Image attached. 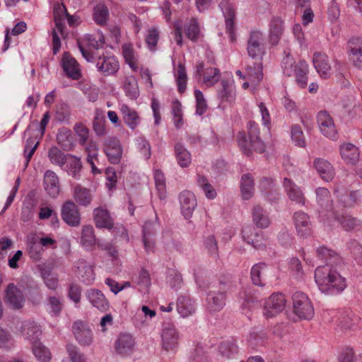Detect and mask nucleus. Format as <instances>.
<instances>
[{
    "instance_id": "a878e982",
    "label": "nucleus",
    "mask_w": 362,
    "mask_h": 362,
    "mask_svg": "<svg viewBox=\"0 0 362 362\" xmlns=\"http://www.w3.org/2000/svg\"><path fill=\"white\" fill-rule=\"evenodd\" d=\"M86 296L91 305L101 312H105L109 309L110 303L100 290L95 288L88 289L86 292Z\"/></svg>"
},
{
    "instance_id": "f03ea898",
    "label": "nucleus",
    "mask_w": 362,
    "mask_h": 362,
    "mask_svg": "<svg viewBox=\"0 0 362 362\" xmlns=\"http://www.w3.org/2000/svg\"><path fill=\"white\" fill-rule=\"evenodd\" d=\"M79 49L86 61L94 63L98 71L102 75L109 76L115 74L119 71V63L115 56L108 54L95 56L80 45Z\"/></svg>"
},
{
    "instance_id": "aec40b11",
    "label": "nucleus",
    "mask_w": 362,
    "mask_h": 362,
    "mask_svg": "<svg viewBox=\"0 0 362 362\" xmlns=\"http://www.w3.org/2000/svg\"><path fill=\"white\" fill-rule=\"evenodd\" d=\"M196 73L199 76H203V82L207 86H213L220 78V71L215 67L204 68L203 62H199L196 65Z\"/></svg>"
},
{
    "instance_id": "58836bf2",
    "label": "nucleus",
    "mask_w": 362,
    "mask_h": 362,
    "mask_svg": "<svg viewBox=\"0 0 362 362\" xmlns=\"http://www.w3.org/2000/svg\"><path fill=\"white\" fill-rule=\"evenodd\" d=\"M105 152L111 163L117 164L119 163L122 158V149L117 139H110L105 145Z\"/></svg>"
},
{
    "instance_id": "13d9d810",
    "label": "nucleus",
    "mask_w": 362,
    "mask_h": 362,
    "mask_svg": "<svg viewBox=\"0 0 362 362\" xmlns=\"http://www.w3.org/2000/svg\"><path fill=\"white\" fill-rule=\"evenodd\" d=\"M177 90L180 93L185 92L187 88V76L185 66L183 64L179 63L177 70L174 73Z\"/></svg>"
},
{
    "instance_id": "0eeeda50",
    "label": "nucleus",
    "mask_w": 362,
    "mask_h": 362,
    "mask_svg": "<svg viewBox=\"0 0 362 362\" xmlns=\"http://www.w3.org/2000/svg\"><path fill=\"white\" fill-rule=\"evenodd\" d=\"M248 56L253 59L262 60L266 54V43L263 33L257 30L250 32L247 41Z\"/></svg>"
},
{
    "instance_id": "ea45409f",
    "label": "nucleus",
    "mask_w": 362,
    "mask_h": 362,
    "mask_svg": "<svg viewBox=\"0 0 362 362\" xmlns=\"http://www.w3.org/2000/svg\"><path fill=\"white\" fill-rule=\"evenodd\" d=\"M40 276L47 288L54 291L59 285L57 274L52 272V267L50 265L42 264L39 266Z\"/></svg>"
},
{
    "instance_id": "c756f323",
    "label": "nucleus",
    "mask_w": 362,
    "mask_h": 362,
    "mask_svg": "<svg viewBox=\"0 0 362 362\" xmlns=\"http://www.w3.org/2000/svg\"><path fill=\"white\" fill-rule=\"evenodd\" d=\"M316 257L318 259L325 262V265H338L342 262L341 257L336 251L325 245L316 249Z\"/></svg>"
},
{
    "instance_id": "f704fd0d",
    "label": "nucleus",
    "mask_w": 362,
    "mask_h": 362,
    "mask_svg": "<svg viewBox=\"0 0 362 362\" xmlns=\"http://www.w3.org/2000/svg\"><path fill=\"white\" fill-rule=\"evenodd\" d=\"M284 22L279 17H274L269 23V42L272 45H276L279 44L283 33H284Z\"/></svg>"
},
{
    "instance_id": "7ed1b4c3",
    "label": "nucleus",
    "mask_w": 362,
    "mask_h": 362,
    "mask_svg": "<svg viewBox=\"0 0 362 362\" xmlns=\"http://www.w3.org/2000/svg\"><path fill=\"white\" fill-rule=\"evenodd\" d=\"M281 66L285 76H295L296 81L299 87L305 88L307 86L308 64L305 60H299L296 62L293 57L288 53L283 59Z\"/></svg>"
},
{
    "instance_id": "ddd939ff",
    "label": "nucleus",
    "mask_w": 362,
    "mask_h": 362,
    "mask_svg": "<svg viewBox=\"0 0 362 362\" xmlns=\"http://www.w3.org/2000/svg\"><path fill=\"white\" fill-rule=\"evenodd\" d=\"M286 305V298L282 293H273L265 301L264 306V315L271 318L281 313Z\"/></svg>"
},
{
    "instance_id": "cd10ccee",
    "label": "nucleus",
    "mask_w": 362,
    "mask_h": 362,
    "mask_svg": "<svg viewBox=\"0 0 362 362\" xmlns=\"http://www.w3.org/2000/svg\"><path fill=\"white\" fill-rule=\"evenodd\" d=\"M93 217L95 226L98 228L112 229L114 221L110 212L105 207L100 206L94 209Z\"/></svg>"
},
{
    "instance_id": "393cba45",
    "label": "nucleus",
    "mask_w": 362,
    "mask_h": 362,
    "mask_svg": "<svg viewBox=\"0 0 362 362\" xmlns=\"http://www.w3.org/2000/svg\"><path fill=\"white\" fill-rule=\"evenodd\" d=\"M293 221L298 234L302 237L309 235L312 232V224L309 216L299 211L293 214Z\"/></svg>"
},
{
    "instance_id": "864d4df0",
    "label": "nucleus",
    "mask_w": 362,
    "mask_h": 362,
    "mask_svg": "<svg viewBox=\"0 0 362 362\" xmlns=\"http://www.w3.org/2000/svg\"><path fill=\"white\" fill-rule=\"evenodd\" d=\"M81 243L83 247L87 250H93L96 244L94 229L91 226H85L81 233Z\"/></svg>"
},
{
    "instance_id": "412c9836",
    "label": "nucleus",
    "mask_w": 362,
    "mask_h": 362,
    "mask_svg": "<svg viewBox=\"0 0 362 362\" xmlns=\"http://www.w3.org/2000/svg\"><path fill=\"white\" fill-rule=\"evenodd\" d=\"M135 347V341L132 335L127 333L120 334L115 341V350L122 356L131 355Z\"/></svg>"
},
{
    "instance_id": "de8ad7c7",
    "label": "nucleus",
    "mask_w": 362,
    "mask_h": 362,
    "mask_svg": "<svg viewBox=\"0 0 362 362\" xmlns=\"http://www.w3.org/2000/svg\"><path fill=\"white\" fill-rule=\"evenodd\" d=\"M252 221L260 228H267L271 223L267 211L259 205L255 206L252 209Z\"/></svg>"
},
{
    "instance_id": "0e129e2a",
    "label": "nucleus",
    "mask_w": 362,
    "mask_h": 362,
    "mask_svg": "<svg viewBox=\"0 0 362 362\" xmlns=\"http://www.w3.org/2000/svg\"><path fill=\"white\" fill-rule=\"evenodd\" d=\"M154 180L159 198L165 199L166 197V184L164 174L161 170H156L154 171Z\"/></svg>"
},
{
    "instance_id": "423d86ee",
    "label": "nucleus",
    "mask_w": 362,
    "mask_h": 362,
    "mask_svg": "<svg viewBox=\"0 0 362 362\" xmlns=\"http://www.w3.org/2000/svg\"><path fill=\"white\" fill-rule=\"evenodd\" d=\"M173 27L175 29V40L177 45L181 47L182 42V30H184L187 37L192 42L197 41L200 35V26L195 18H190L185 23L183 28L180 21H176Z\"/></svg>"
},
{
    "instance_id": "9d476101",
    "label": "nucleus",
    "mask_w": 362,
    "mask_h": 362,
    "mask_svg": "<svg viewBox=\"0 0 362 362\" xmlns=\"http://www.w3.org/2000/svg\"><path fill=\"white\" fill-rule=\"evenodd\" d=\"M72 332L78 343L83 346H89L93 341V333L90 326L83 320L73 323Z\"/></svg>"
},
{
    "instance_id": "473e14b6",
    "label": "nucleus",
    "mask_w": 362,
    "mask_h": 362,
    "mask_svg": "<svg viewBox=\"0 0 362 362\" xmlns=\"http://www.w3.org/2000/svg\"><path fill=\"white\" fill-rule=\"evenodd\" d=\"M313 62L321 77L326 78L329 76L331 65L327 54L322 52H315L313 54Z\"/></svg>"
},
{
    "instance_id": "bb28decb",
    "label": "nucleus",
    "mask_w": 362,
    "mask_h": 362,
    "mask_svg": "<svg viewBox=\"0 0 362 362\" xmlns=\"http://www.w3.org/2000/svg\"><path fill=\"white\" fill-rule=\"evenodd\" d=\"M74 265L78 279L86 285L92 284L95 280L93 268L83 259H78Z\"/></svg>"
},
{
    "instance_id": "3c124183",
    "label": "nucleus",
    "mask_w": 362,
    "mask_h": 362,
    "mask_svg": "<svg viewBox=\"0 0 362 362\" xmlns=\"http://www.w3.org/2000/svg\"><path fill=\"white\" fill-rule=\"evenodd\" d=\"M123 89L126 96L131 100H136L139 96V90L136 78L133 76L125 78Z\"/></svg>"
},
{
    "instance_id": "4468645a",
    "label": "nucleus",
    "mask_w": 362,
    "mask_h": 362,
    "mask_svg": "<svg viewBox=\"0 0 362 362\" xmlns=\"http://www.w3.org/2000/svg\"><path fill=\"white\" fill-rule=\"evenodd\" d=\"M60 64L67 78L72 80H78L81 78L80 65L69 53L63 54Z\"/></svg>"
},
{
    "instance_id": "1a4fd4ad",
    "label": "nucleus",
    "mask_w": 362,
    "mask_h": 362,
    "mask_svg": "<svg viewBox=\"0 0 362 362\" xmlns=\"http://www.w3.org/2000/svg\"><path fill=\"white\" fill-rule=\"evenodd\" d=\"M225 18L226 33L232 42L236 40L235 17L236 11L234 4L228 0H222L219 5Z\"/></svg>"
},
{
    "instance_id": "680f3d73",
    "label": "nucleus",
    "mask_w": 362,
    "mask_h": 362,
    "mask_svg": "<svg viewBox=\"0 0 362 362\" xmlns=\"http://www.w3.org/2000/svg\"><path fill=\"white\" fill-rule=\"evenodd\" d=\"M33 352L40 362H49L51 353L40 341L33 343Z\"/></svg>"
},
{
    "instance_id": "bf43d9fd",
    "label": "nucleus",
    "mask_w": 362,
    "mask_h": 362,
    "mask_svg": "<svg viewBox=\"0 0 362 362\" xmlns=\"http://www.w3.org/2000/svg\"><path fill=\"white\" fill-rule=\"evenodd\" d=\"M109 19V10L103 4H97L93 8V20L96 24L105 25Z\"/></svg>"
},
{
    "instance_id": "2f4dec72",
    "label": "nucleus",
    "mask_w": 362,
    "mask_h": 362,
    "mask_svg": "<svg viewBox=\"0 0 362 362\" xmlns=\"http://www.w3.org/2000/svg\"><path fill=\"white\" fill-rule=\"evenodd\" d=\"M21 332L23 337L32 344L38 341L42 334L40 327L33 321H25L22 323Z\"/></svg>"
},
{
    "instance_id": "8fccbe9b",
    "label": "nucleus",
    "mask_w": 362,
    "mask_h": 362,
    "mask_svg": "<svg viewBox=\"0 0 362 362\" xmlns=\"http://www.w3.org/2000/svg\"><path fill=\"white\" fill-rule=\"evenodd\" d=\"M122 49L125 62L133 71L136 72L138 70V56L133 47L129 44H124L122 45Z\"/></svg>"
},
{
    "instance_id": "6e6d98bb",
    "label": "nucleus",
    "mask_w": 362,
    "mask_h": 362,
    "mask_svg": "<svg viewBox=\"0 0 362 362\" xmlns=\"http://www.w3.org/2000/svg\"><path fill=\"white\" fill-rule=\"evenodd\" d=\"M44 249L42 247L37 238L35 236L29 238L28 240V253L29 257L35 262L39 261L42 255Z\"/></svg>"
},
{
    "instance_id": "37998d69",
    "label": "nucleus",
    "mask_w": 362,
    "mask_h": 362,
    "mask_svg": "<svg viewBox=\"0 0 362 362\" xmlns=\"http://www.w3.org/2000/svg\"><path fill=\"white\" fill-rule=\"evenodd\" d=\"M339 151L341 158L348 164L354 165L359 159V149L353 144H343L340 146Z\"/></svg>"
},
{
    "instance_id": "6ab92c4d",
    "label": "nucleus",
    "mask_w": 362,
    "mask_h": 362,
    "mask_svg": "<svg viewBox=\"0 0 362 362\" xmlns=\"http://www.w3.org/2000/svg\"><path fill=\"white\" fill-rule=\"evenodd\" d=\"M283 187L289 199L296 204L304 206L305 197L300 187L291 179L285 177L283 182Z\"/></svg>"
},
{
    "instance_id": "603ef678",
    "label": "nucleus",
    "mask_w": 362,
    "mask_h": 362,
    "mask_svg": "<svg viewBox=\"0 0 362 362\" xmlns=\"http://www.w3.org/2000/svg\"><path fill=\"white\" fill-rule=\"evenodd\" d=\"M74 198L76 203L81 206H88L92 200V196L88 189L76 185L74 189Z\"/></svg>"
},
{
    "instance_id": "4be33fe9",
    "label": "nucleus",
    "mask_w": 362,
    "mask_h": 362,
    "mask_svg": "<svg viewBox=\"0 0 362 362\" xmlns=\"http://www.w3.org/2000/svg\"><path fill=\"white\" fill-rule=\"evenodd\" d=\"M334 193L338 199V202L344 208H353L355 205L362 202V192L360 190L343 193L342 190L337 189Z\"/></svg>"
},
{
    "instance_id": "69168bd1",
    "label": "nucleus",
    "mask_w": 362,
    "mask_h": 362,
    "mask_svg": "<svg viewBox=\"0 0 362 362\" xmlns=\"http://www.w3.org/2000/svg\"><path fill=\"white\" fill-rule=\"evenodd\" d=\"M48 158L50 162L59 167L63 164L66 154H64L57 146H52L48 151Z\"/></svg>"
},
{
    "instance_id": "5fc2aeb1",
    "label": "nucleus",
    "mask_w": 362,
    "mask_h": 362,
    "mask_svg": "<svg viewBox=\"0 0 362 362\" xmlns=\"http://www.w3.org/2000/svg\"><path fill=\"white\" fill-rule=\"evenodd\" d=\"M196 180L198 187L204 192L208 199H214L216 198L217 195L216 191L206 176L197 174Z\"/></svg>"
},
{
    "instance_id": "09e8293b",
    "label": "nucleus",
    "mask_w": 362,
    "mask_h": 362,
    "mask_svg": "<svg viewBox=\"0 0 362 362\" xmlns=\"http://www.w3.org/2000/svg\"><path fill=\"white\" fill-rule=\"evenodd\" d=\"M247 130L249 137L252 139L253 146L257 149V152H263L264 145L259 137V128L258 124L254 121H250L247 123Z\"/></svg>"
},
{
    "instance_id": "39448f33",
    "label": "nucleus",
    "mask_w": 362,
    "mask_h": 362,
    "mask_svg": "<svg viewBox=\"0 0 362 362\" xmlns=\"http://www.w3.org/2000/svg\"><path fill=\"white\" fill-rule=\"evenodd\" d=\"M161 348L167 352L175 353L179 346L180 334L171 322H164L160 331Z\"/></svg>"
},
{
    "instance_id": "e433bc0d",
    "label": "nucleus",
    "mask_w": 362,
    "mask_h": 362,
    "mask_svg": "<svg viewBox=\"0 0 362 362\" xmlns=\"http://www.w3.org/2000/svg\"><path fill=\"white\" fill-rule=\"evenodd\" d=\"M226 304V294L223 292L210 291L207 294L206 308L209 312L221 310Z\"/></svg>"
},
{
    "instance_id": "a211bd4d",
    "label": "nucleus",
    "mask_w": 362,
    "mask_h": 362,
    "mask_svg": "<svg viewBox=\"0 0 362 362\" xmlns=\"http://www.w3.org/2000/svg\"><path fill=\"white\" fill-rule=\"evenodd\" d=\"M62 218L71 226H77L81 222V216L77 206L72 201H67L62 207Z\"/></svg>"
},
{
    "instance_id": "4d7b16f0",
    "label": "nucleus",
    "mask_w": 362,
    "mask_h": 362,
    "mask_svg": "<svg viewBox=\"0 0 362 362\" xmlns=\"http://www.w3.org/2000/svg\"><path fill=\"white\" fill-rule=\"evenodd\" d=\"M262 62H253L252 65H248L246 67V76L247 78L250 80L252 83H259L263 78Z\"/></svg>"
},
{
    "instance_id": "9b49d317",
    "label": "nucleus",
    "mask_w": 362,
    "mask_h": 362,
    "mask_svg": "<svg viewBox=\"0 0 362 362\" xmlns=\"http://www.w3.org/2000/svg\"><path fill=\"white\" fill-rule=\"evenodd\" d=\"M221 88L217 90V98L219 100L218 107L223 110L235 103L236 93L235 86L228 80H221Z\"/></svg>"
},
{
    "instance_id": "20e7f679",
    "label": "nucleus",
    "mask_w": 362,
    "mask_h": 362,
    "mask_svg": "<svg viewBox=\"0 0 362 362\" xmlns=\"http://www.w3.org/2000/svg\"><path fill=\"white\" fill-rule=\"evenodd\" d=\"M315 194L316 201L320 207L318 211L320 221L328 226H332V221L329 218L334 212L329 191L325 187H317L315 189Z\"/></svg>"
},
{
    "instance_id": "f3484780",
    "label": "nucleus",
    "mask_w": 362,
    "mask_h": 362,
    "mask_svg": "<svg viewBox=\"0 0 362 362\" xmlns=\"http://www.w3.org/2000/svg\"><path fill=\"white\" fill-rule=\"evenodd\" d=\"M178 198L182 214L186 219L191 218L197 205L194 194L191 191L184 190L180 193Z\"/></svg>"
},
{
    "instance_id": "49530a36",
    "label": "nucleus",
    "mask_w": 362,
    "mask_h": 362,
    "mask_svg": "<svg viewBox=\"0 0 362 362\" xmlns=\"http://www.w3.org/2000/svg\"><path fill=\"white\" fill-rule=\"evenodd\" d=\"M57 144L64 151H71L74 147V139L71 130L63 127L59 130L57 135Z\"/></svg>"
},
{
    "instance_id": "a18cd8bd",
    "label": "nucleus",
    "mask_w": 362,
    "mask_h": 362,
    "mask_svg": "<svg viewBox=\"0 0 362 362\" xmlns=\"http://www.w3.org/2000/svg\"><path fill=\"white\" fill-rule=\"evenodd\" d=\"M177 310L182 317H187L194 313V302L187 296H180L177 301Z\"/></svg>"
},
{
    "instance_id": "a19ab883",
    "label": "nucleus",
    "mask_w": 362,
    "mask_h": 362,
    "mask_svg": "<svg viewBox=\"0 0 362 362\" xmlns=\"http://www.w3.org/2000/svg\"><path fill=\"white\" fill-rule=\"evenodd\" d=\"M241 197L244 200H250L255 194V180L250 173L243 174L240 181Z\"/></svg>"
},
{
    "instance_id": "b1692460",
    "label": "nucleus",
    "mask_w": 362,
    "mask_h": 362,
    "mask_svg": "<svg viewBox=\"0 0 362 362\" xmlns=\"http://www.w3.org/2000/svg\"><path fill=\"white\" fill-rule=\"evenodd\" d=\"M348 52L351 61L354 64L362 69V38L353 37L348 42Z\"/></svg>"
},
{
    "instance_id": "79ce46f5",
    "label": "nucleus",
    "mask_w": 362,
    "mask_h": 362,
    "mask_svg": "<svg viewBox=\"0 0 362 362\" xmlns=\"http://www.w3.org/2000/svg\"><path fill=\"white\" fill-rule=\"evenodd\" d=\"M174 156L178 165L182 168H188L192 163L191 153L180 142L176 143L174 146Z\"/></svg>"
},
{
    "instance_id": "7c9ffc66",
    "label": "nucleus",
    "mask_w": 362,
    "mask_h": 362,
    "mask_svg": "<svg viewBox=\"0 0 362 362\" xmlns=\"http://www.w3.org/2000/svg\"><path fill=\"white\" fill-rule=\"evenodd\" d=\"M119 110L124 124L132 130H134L141 122L138 112L126 104L120 105Z\"/></svg>"
},
{
    "instance_id": "e2e57ef3",
    "label": "nucleus",
    "mask_w": 362,
    "mask_h": 362,
    "mask_svg": "<svg viewBox=\"0 0 362 362\" xmlns=\"http://www.w3.org/2000/svg\"><path fill=\"white\" fill-rule=\"evenodd\" d=\"M220 354L226 358L233 357L238 353V347L233 339L223 341L219 346Z\"/></svg>"
},
{
    "instance_id": "c85d7f7f",
    "label": "nucleus",
    "mask_w": 362,
    "mask_h": 362,
    "mask_svg": "<svg viewBox=\"0 0 362 362\" xmlns=\"http://www.w3.org/2000/svg\"><path fill=\"white\" fill-rule=\"evenodd\" d=\"M43 185L45 191L51 197L55 198L59 194V177L54 171L48 170L45 172Z\"/></svg>"
},
{
    "instance_id": "f257e3e1",
    "label": "nucleus",
    "mask_w": 362,
    "mask_h": 362,
    "mask_svg": "<svg viewBox=\"0 0 362 362\" xmlns=\"http://www.w3.org/2000/svg\"><path fill=\"white\" fill-rule=\"evenodd\" d=\"M315 281L322 293L337 295L347 286L346 279L330 265L317 267L315 271Z\"/></svg>"
},
{
    "instance_id": "4c0bfd02",
    "label": "nucleus",
    "mask_w": 362,
    "mask_h": 362,
    "mask_svg": "<svg viewBox=\"0 0 362 362\" xmlns=\"http://www.w3.org/2000/svg\"><path fill=\"white\" fill-rule=\"evenodd\" d=\"M60 168L69 175L74 178H78L82 165L79 158L68 153L66 154V158Z\"/></svg>"
},
{
    "instance_id": "f8f14e48",
    "label": "nucleus",
    "mask_w": 362,
    "mask_h": 362,
    "mask_svg": "<svg viewBox=\"0 0 362 362\" xmlns=\"http://www.w3.org/2000/svg\"><path fill=\"white\" fill-rule=\"evenodd\" d=\"M317 121L321 133L326 137L337 140V131L332 116L326 110H321L317 113Z\"/></svg>"
},
{
    "instance_id": "72a5a7b5",
    "label": "nucleus",
    "mask_w": 362,
    "mask_h": 362,
    "mask_svg": "<svg viewBox=\"0 0 362 362\" xmlns=\"http://www.w3.org/2000/svg\"><path fill=\"white\" fill-rule=\"evenodd\" d=\"M313 166L320 177L325 181L329 182L334 178V170L328 160L317 158L313 162Z\"/></svg>"
},
{
    "instance_id": "338daca9",
    "label": "nucleus",
    "mask_w": 362,
    "mask_h": 362,
    "mask_svg": "<svg viewBox=\"0 0 362 362\" xmlns=\"http://www.w3.org/2000/svg\"><path fill=\"white\" fill-rule=\"evenodd\" d=\"M35 140L36 138L30 137L26 140L25 143L24 156L25 158V167L28 166L31 158L33 157V155L34 154L39 145V141H35Z\"/></svg>"
},
{
    "instance_id": "c03bdc74",
    "label": "nucleus",
    "mask_w": 362,
    "mask_h": 362,
    "mask_svg": "<svg viewBox=\"0 0 362 362\" xmlns=\"http://www.w3.org/2000/svg\"><path fill=\"white\" fill-rule=\"evenodd\" d=\"M269 271V267L264 262H259L253 265L250 271V276L252 283L258 286L265 285L264 279Z\"/></svg>"
},
{
    "instance_id": "5701e85b",
    "label": "nucleus",
    "mask_w": 362,
    "mask_h": 362,
    "mask_svg": "<svg viewBox=\"0 0 362 362\" xmlns=\"http://www.w3.org/2000/svg\"><path fill=\"white\" fill-rule=\"evenodd\" d=\"M5 301L13 309H20L23 306L25 298L23 292L17 286L10 284L6 290Z\"/></svg>"
},
{
    "instance_id": "774afa93",
    "label": "nucleus",
    "mask_w": 362,
    "mask_h": 362,
    "mask_svg": "<svg viewBox=\"0 0 362 362\" xmlns=\"http://www.w3.org/2000/svg\"><path fill=\"white\" fill-rule=\"evenodd\" d=\"M62 305L60 300L55 296H50L47 300L46 309L52 316L59 315Z\"/></svg>"
},
{
    "instance_id": "2eb2a0df",
    "label": "nucleus",
    "mask_w": 362,
    "mask_h": 362,
    "mask_svg": "<svg viewBox=\"0 0 362 362\" xmlns=\"http://www.w3.org/2000/svg\"><path fill=\"white\" fill-rule=\"evenodd\" d=\"M242 235L243 240L248 244H251L255 249H263L267 246V239L264 238L263 233L256 232L252 226H244L242 229Z\"/></svg>"
},
{
    "instance_id": "6e6552de",
    "label": "nucleus",
    "mask_w": 362,
    "mask_h": 362,
    "mask_svg": "<svg viewBox=\"0 0 362 362\" xmlns=\"http://www.w3.org/2000/svg\"><path fill=\"white\" fill-rule=\"evenodd\" d=\"M292 300L293 311L300 319L310 320L313 317L314 308L306 294L296 291L293 294Z\"/></svg>"
},
{
    "instance_id": "dca6fc26",
    "label": "nucleus",
    "mask_w": 362,
    "mask_h": 362,
    "mask_svg": "<svg viewBox=\"0 0 362 362\" xmlns=\"http://www.w3.org/2000/svg\"><path fill=\"white\" fill-rule=\"evenodd\" d=\"M336 323L341 329H354L362 327V320L351 310L339 312Z\"/></svg>"
},
{
    "instance_id": "c9c22d12",
    "label": "nucleus",
    "mask_w": 362,
    "mask_h": 362,
    "mask_svg": "<svg viewBox=\"0 0 362 362\" xmlns=\"http://www.w3.org/2000/svg\"><path fill=\"white\" fill-rule=\"evenodd\" d=\"M332 217L346 231L359 229L362 227V222L360 220L347 214L338 215L334 212Z\"/></svg>"
},
{
    "instance_id": "052dcab7",
    "label": "nucleus",
    "mask_w": 362,
    "mask_h": 362,
    "mask_svg": "<svg viewBox=\"0 0 362 362\" xmlns=\"http://www.w3.org/2000/svg\"><path fill=\"white\" fill-rule=\"evenodd\" d=\"M237 141L240 150L245 155L249 156L251 155L252 151H257V149L253 146L252 139L250 137L249 139H247L244 132H239L238 134Z\"/></svg>"
}]
</instances>
